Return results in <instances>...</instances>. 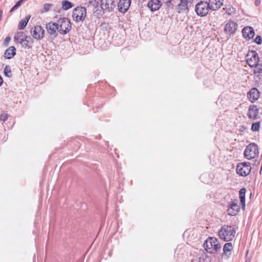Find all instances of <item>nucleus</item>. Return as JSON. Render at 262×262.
<instances>
[{"label": "nucleus", "instance_id": "19", "mask_svg": "<svg viewBox=\"0 0 262 262\" xmlns=\"http://www.w3.org/2000/svg\"><path fill=\"white\" fill-rule=\"evenodd\" d=\"M100 0H85L84 5L88 8H92L93 10H98Z\"/></svg>", "mask_w": 262, "mask_h": 262}, {"label": "nucleus", "instance_id": "20", "mask_svg": "<svg viewBox=\"0 0 262 262\" xmlns=\"http://www.w3.org/2000/svg\"><path fill=\"white\" fill-rule=\"evenodd\" d=\"M130 4V0H120L118 3L119 10L121 12L125 13Z\"/></svg>", "mask_w": 262, "mask_h": 262}, {"label": "nucleus", "instance_id": "16", "mask_svg": "<svg viewBox=\"0 0 262 262\" xmlns=\"http://www.w3.org/2000/svg\"><path fill=\"white\" fill-rule=\"evenodd\" d=\"M162 3L160 0H150L147 4V7L151 12H155L160 9Z\"/></svg>", "mask_w": 262, "mask_h": 262}, {"label": "nucleus", "instance_id": "28", "mask_svg": "<svg viewBox=\"0 0 262 262\" xmlns=\"http://www.w3.org/2000/svg\"><path fill=\"white\" fill-rule=\"evenodd\" d=\"M254 67H255V69L254 70V74L257 77L262 76V64L258 63Z\"/></svg>", "mask_w": 262, "mask_h": 262}, {"label": "nucleus", "instance_id": "26", "mask_svg": "<svg viewBox=\"0 0 262 262\" xmlns=\"http://www.w3.org/2000/svg\"><path fill=\"white\" fill-rule=\"evenodd\" d=\"M30 18V16L29 15L27 16L25 19H21L18 24V28L19 30H23L27 26L28 21Z\"/></svg>", "mask_w": 262, "mask_h": 262}, {"label": "nucleus", "instance_id": "38", "mask_svg": "<svg viewBox=\"0 0 262 262\" xmlns=\"http://www.w3.org/2000/svg\"><path fill=\"white\" fill-rule=\"evenodd\" d=\"M18 7L16 5H14V6H13L11 9V10H10V12H13V11H15L16 9H18Z\"/></svg>", "mask_w": 262, "mask_h": 262}, {"label": "nucleus", "instance_id": "32", "mask_svg": "<svg viewBox=\"0 0 262 262\" xmlns=\"http://www.w3.org/2000/svg\"><path fill=\"white\" fill-rule=\"evenodd\" d=\"M52 6H53V4H52L46 3V4H44L43 9L45 10V11H46V12L48 11Z\"/></svg>", "mask_w": 262, "mask_h": 262}, {"label": "nucleus", "instance_id": "40", "mask_svg": "<svg viewBox=\"0 0 262 262\" xmlns=\"http://www.w3.org/2000/svg\"><path fill=\"white\" fill-rule=\"evenodd\" d=\"M261 0H255V4L256 6H258L260 3Z\"/></svg>", "mask_w": 262, "mask_h": 262}, {"label": "nucleus", "instance_id": "42", "mask_svg": "<svg viewBox=\"0 0 262 262\" xmlns=\"http://www.w3.org/2000/svg\"><path fill=\"white\" fill-rule=\"evenodd\" d=\"M3 78H2V77L0 76V86H1V85L3 84Z\"/></svg>", "mask_w": 262, "mask_h": 262}, {"label": "nucleus", "instance_id": "7", "mask_svg": "<svg viewBox=\"0 0 262 262\" xmlns=\"http://www.w3.org/2000/svg\"><path fill=\"white\" fill-rule=\"evenodd\" d=\"M251 167L249 162H242L239 163L236 167L237 173L242 176L246 177L251 172Z\"/></svg>", "mask_w": 262, "mask_h": 262}, {"label": "nucleus", "instance_id": "9", "mask_svg": "<svg viewBox=\"0 0 262 262\" xmlns=\"http://www.w3.org/2000/svg\"><path fill=\"white\" fill-rule=\"evenodd\" d=\"M247 62L250 67L256 66L259 61L258 54L255 51H250L247 55Z\"/></svg>", "mask_w": 262, "mask_h": 262}, {"label": "nucleus", "instance_id": "11", "mask_svg": "<svg viewBox=\"0 0 262 262\" xmlns=\"http://www.w3.org/2000/svg\"><path fill=\"white\" fill-rule=\"evenodd\" d=\"M100 8L103 11L110 12L115 7L114 0H100Z\"/></svg>", "mask_w": 262, "mask_h": 262}, {"label": "nucleus", "instance_id": "41", "mask_svg": "<svg viewBox=\"0 0 262 262\" xmlns=\"http://www.w3.org/2000/svg\"><path fill=\"white\" fill-rule=\"evenodd\" d=\"M3 16V11L0 10V21L2 20Z\"/></svg>", "mask_w": 262, "mask_h": 262}, {"label": "nucleus", "instance_id": "29", "mask_svg": "<svg viewBox=\"0 0 262 262\" xmlns=\"http://www.w3.org/2000/svg\"><path fill=\"white\" fill-rule=\"evenodd\" d=\"M73 6L74 4L68 1L64 0L62 2V8L65 10H67Z\"/></svg>", "mask_w": 262, "mask_h": 262}, {"label": "nucleus", "instance_id": "31", "mask_svg": "<svg viewBox=\"0 0 262 262\" xmlns=\"http://www.w3.org/2000/svg\"><path fill=\"white\" fill-rule=\"evenodd\" d=\"M260 128V122H257L252 124L251 130L253 132L258 131Z\"/></svg>", "mask_w": 262, "mask_h": 262}, {"label": "nucleus", "instance_id": "37", "mask_svg": "<svg viewBox=\"0 0 262 262\" xmlns=\"http://www.w3.org/2000/svg\"><path fill=\"white\" fill-rule=\"evenodd\" d=\"M10 40H11L10 37H9V36L7 37L4 40V44H5L6 45H7V44L10 41Z\"/></svg>", "mask_w": 262, "mask_h": 262}, {"label": "nucleus", "instance_id": "3", "mask_svg": "<svg viewBox=\"0 0 262 262\" xmlns=\"http://www.w3.org/2000/svg\"><path fill=\"white\" fill-rule=\"evenodd\" d=\"M58 32L61 34H66L71 28V23L68 18L63 17L59 19L57 23Z\"/></svg>", "mask_w": 262, "mask_h": 262}, {"label": "nucleus", "instance_id": "12", "mask_svg": "<svg viewBox=\"0 0 262 262\" xmlns=\"http://www.w3.org/2000/svg\"><path fill=\"white\" fill-rule=\"evenodd\" d=\"M229 206L228 209V214L231 216L236 215L240 210L239 206L238 205V201L235 200L231 201Z\"/></svg>", "mask_w": 262, "mask_h": 262}, {"label": "nucleus", "instance_id": "34", "mask_svg": "<svg viewBox=\"0 0 262 262\" xmlns=\"http://www.w3.org/2000/svg\"><path fill=\"white\" fill-rule=\"evenodd\" d=\"M254 41L258 44V45H260L262 42V38L260 36V35H258L256 37V38H255Z\"/></svg>", "mask_w": 262, "mask_h": 262}, {"label": "nucleus", "instance_id": "1", "mask_svg": "<svg viewBox=\"0 0 262 262\" xmlns=\"http://www.w3.org/2000/svg\"><path fill=\"white\" fill-rule=\"evenodd\" d=\"M205 250L209 253L214 254L221 249V245L217 238L208 237L204 244Z\"/></svg>", "mask_w": 262, "mask_h": 262}, {"label": "nucleus", "instance_id": "17", "mask_svg": "<svg viewBox=\"0 0 262 262\" xmlns=\"http://www.w3.org/2000/svg\"><path fill=\"white\" fill-rule=\"evenodd\" d=\"M243 37L249 40L252 38L255 34L254 29L251 27H246L242 30Z\"/></svg>", "mask_w": 262, "mask_h": 262}, {"label": "nucleus", "instance_id": "43", "mask_svg": "<svg viewBox=\"0 0 262 262\" xmlns=\"http://www.w3.org/2000/svg\"><path fill=\"white\" fill-rule=\"evenodd\" d=\"M146 0H138V2L139 3H142L143 2L146 1Z\"/></svg>", "mask_w": 262, "mask_h": 262}, {"label": "nucleus", "instance_id": "24", "mask_svg": "<svg viewBox=\"0 0 262 262\" xmlns=\"http://www.w3.org/2000/svg\"><path fill=\"white\" fill-rule=\"evenodd\" d=\"M245 193L246 189L243 188L240 189L239 191V199L242 203V208L244 209L245 208Z\"/></svg>", "mask_w": 262, "mask_h": 262}, {"label": "nucleus", "instance_id": "18", "mask_svg": "<svg viewBox=\"0 0 262 262\" xmlns=\"http://www.w3.org/2000/svg\"><path fill=\"white\" fill-rule=\"evenodd\" d=\"M259 91L256 88H252L248 93V97L249 100L252 102H254L259 97Z\"/></svg>", "mask_w": 262, "mask_h": 262}, {"label": "nucleus", "instance_id": "10", "mask_svg": "<svg viewBox=\"0 0 262 262\" xmlns=\"http://www.w3.org/2000/svg\"><path fill=\"white\" fill-rule=\"evenodd\" d=\"M32 37L36 39H41L43 38L45 31L40 26H36L31 30Z\"/></svg>", "mask_w": 262, "mask_h": 262}, {"label": "nucleus", "instance_id": "13", "mask_svg": "<svg viewBox=\"0 0 262 262\" xmlns=\"http://www.w3.org/2000/svg\"><path fill=\"white\" fill-rule=\"evenodd\" d=\"M237 24L233 21L230 20L228 21L225 25L224 31L226 34H234L237 29Z\"/></svg>", "mask_w": 262, "mask_h": 262}, {"label": "nucleus", "instance_id": "15", "mask_svg": "<svg viewBox=\"0 0 262 262\" xmlns=\"http://www.w3.org/2000/svg\"><path fill=\"white\" fill-rule=\"evenodd\" d=\"M46 28L47 30V32L50 35H53L54 37L57 36V31H58V26L57 25V23H52L50 22L47 24Z\"/></svg>", "mask_w": 262, "mask_h": 262}, {"label": "nucleus", "instance_id": "14", "mask_svg": "<svg viewBox=\"0 0 262 262\" xmlns=\"http://www.w3.org/2000/svg\"><path fill=\"white\" fill-rule=\"evenodd\" d=\"M259 110L255 105H251L248 109L247 116L251 119L255 120L258 118Z\"/></svg>", "mask_w": 262, "mask_h": 262}, {"label": "nucleus", "instance_id": "33", "mask_svg": "<svg viewBox=\"0 0 262 262\" xmlns=\"http://www.w3.org/2000/svg\"><path fill=\"white\" fill-rule=\"evenodd\" d=\"M8 116L6 113H3L0 114V120L2 121H5L7 120Z\"/></svg>", "mask_w": 262, "mask_h": 262}, {"label": "nucleus", "instance_id": "39", "mask_svg": "<svg viewBox=\"0 0 262 262\" xmlns=\"http://www.w3.org/2000/svg\"><path fill=\"white\" fill-rule=\"evenodd\" d=\"M23 1H24L23 0H19V1H18L16 3V4H15V5H16L18 7H20V6L21 5V4H22V3H23Z\"/></svg>", "mask_w": 262, "mask_h": 262}, {"label": "nucleus", "instance_id": "25", "mask_svg": "<svg viewBox=\"0 0 262 262\" xmlns=\"http://www.w3.org/2000/svg\"><path fill=\"white\" fill-rule=\"evenodd\" d=\"M232 249V245L231 243H226L223 247L224 254L229 257L231 254V251Z\"/></svg>", "mask_w": 262, "mask_h": 262}, {"label": "nucleus", "instance_id": "30", "mask_svg": "<svg viewBox=\"0 0 262 262\" xmlns=\"http://www.w3.org/2000/svg\"><path fill=\"white\" fill-rule=\"evenodd\" d=\"M4 74L8 77H11L12 76L11 71L9 66H6L4 70Z\"/></svg>", "mask_w": 262, "mask_h": 262}, {"label": "nucleus", "instance_id": "35", "mask_svg": "<svg viewBox=\"0 0 262 262\" xmlns=\"http://www.w3.org/2000/svg\"><path fill=\"white\" fill-rule=\"evenodd\" d=\"M235 11V9L234 8H226V13H227L228 15H231Z\"/></svg>", "mask_w": 262, "mask_h": 262}, {"label": "nucleus", "instance_id": "6", "mask_svg": "<svg viewBox=\"0 0 262 262\" xmlns=\"http://www.w3.org/2000/svg\"><path fill=\"white\" fill-rule=\"evenodd\" d=\"M210 7L208 3L201 1L195 5V11L198 15L204 16L207 15Z\"/></svg>", "mask_w": 262, "mask_h": 262}, {"label": "nucleus", "instance_id": "8", "mask_svg": "<svg viewBox=\"0 0 262 262\" xmlns=\"http://www.w3.org/2000/svg\"><path fill=\"white\" fill-rule=\"evenodd\" d=\"M193 0H180V3L177 5L176 10L179 13H187L189 11V8L192 5Z\"/></svg>", "mask_w": 262, "mask_h": 262}, {"label": "nucleus", "instance_id": "2", "mask_svg": "<svg viewBox=\"0 0 262 262\" xmlns=\"http://www.w3.org/2000/svg\"><path fill=\"white\" fill-rule=\"evenodd\" d=\"M236 231L231 226H223L219 231V235L221 239L229 242L232 241L235 236Z\"/></svg>", "mask_w": 262, "mask_h": 262}, {"label": "nucleus", "instance_id": "4", "mask_svg": "<svg viewBox=\"0 0 262 262\" xmlns=\"http://www.w3.org/2000/svg\"><path fill=\"white\" fill-rule=\"evenodd\" d=\"M259 154L258 146L254 143L249 144L244 151V156L248 160L254 158Z\"/></svg>", "mask_w": 262, "mask_h": 262}, {"label": "nucleus", "instance_id": "21", "mask_svg": "<svg viewBox=\"0 0 262 262\" xmlns=\"http://www.w3.org/2000/svg\"><path fill=\"white\" fill-rule=\"evenodd\" d=\"M223 0H209L210 9L213 11L219 9L223 5Z\"/></svg>", "mask_w": 262, "mask_h": 262}, {"label": "nucleus", "instance_id": "5", "mask_svg": "<svg viewBox=\"0 0 262 262\" xmlns=\"http://www.w3.org/2000/svg\"><path fill=\"white\" fill-rule=\"evenodd\" d=\"M86 15V10L85 7H77L73 11L72 17L73 20L79 22L84 20Z\"/></svg>", "mask_w": 262, "mask_h": 262}, {"label": "nucleus", "instance_id": "22", "mask_svg": "<svg viewBox=\"0 0 262 262\" xmlns=\"http://www.w3.org/2000/svg\"><path fill=\"white\" fill-rule=\"evenodd\" d=\"M33 42V40L31 37L26 36V37L24 38V39H23V41H20L19 43L23 47L29 49L32 48Z\"/></svg>", "mask_w": 262, "mask_h": 262}, {"label": "nucleus", "instance_id": "23", "mask_svg": "<svg viewBox=\"0 0 262 262\" xmlns=\"http://www.w3.org/2000/svg\"><path fill=\"white\" fill-rule=\"evenodd\" d=\"M16 54V49L14 46H11L7 49L5 53V57L7 59H11Z\"/></svg>", "mask_w": 262, "mask_h": 262}, {"label": "nucleus", "instance_id": "36", "mask_svg": "<svg viewBox=\"0 0 262 262\" xmlns=\"http://www.w3.org/2000/svg\"><path fill=\"white\" fill-rule=\"evenodd\" d=\"M162 1H163V3H165L166 5L168 7H170V6H173V5L171 3V2L173 0H162Z\"/></svg>", "mask_w": 262, "mask_h": 262}, {"label": "nucleus", "instance_id": "27", "mask_svg": "<svg viewBox=\"0 0 262 262\" xmlns=\"http://www.w3.org/2000/svg\"><path fill=\"white\" fill-rule=\"evenodd\" d=\"M26 37L23 32H18L14 36V39L15 42L19 43L20 41H22L24 38Z\"/></svg>", "mask_w": 262, "mask_h": 262}]
</instances>
